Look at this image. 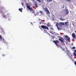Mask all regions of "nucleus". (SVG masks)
<instances>
[{
    "label": "nucleus",
    "instance_id": "obj_9",
    "mask_svg": "<svg viewBox=\"0 0 76 76\" xmlns=\"http://www.w3.org/2000/svg\"><path fill=\"white\" fill-rule=\"evenodd\" d=\"M65 26H68L69 25V22H65Z\"/></svg>",
    "mask_w": 76,
    "mask_h": 76
},
{
    "label": "nucleus",
    "instance_id": "obj_17",
    "mask_svg": "<svg viewBox=\"0 0 76 76\" xmlns=\"http://www.w3.org/2000/svg\"><path fill=\"white\" fill-rule=\"evenodd\" d=\"M39 12L40 13V14H41V15H42V12L41 11H39Z\"/></svg>",
    "mask_w": 76,
    "mask_h": 76
},
{
    "label": "nucleus",
    "instance_id": "obj_3",
    "mask_svg": "<svg viewBox=\"0 0 76 76\" xmlns=\"http://www.w3.org/2000/svg\"><path fill=\"white\" fill-rule=\"evenodd\" d=\"M44 10H45V11L46 12L47 14L48 15H50V11H49V10H48V8L47 7H45L44 9Z\"/></svg>",
    "mask_w": 76,
    "mask_h": 76
},
{
    "label": "nucleus",
    "instance_id": "obj_5",
    "mask_svg": "<svg viewBox=\"0 0 76 76\" xmlns=\"http://www.w3.org/2000/svg\"><path fill=\"white\" fill-rule=\"evenodd\" d=\"M58 40H59L60 41L62 42V44H63V45H65L64 42V39H63V37H61V38L59 39Z\"/></svg>",
    "mask_w": 76,
    "mask_h": 76
},
{
    "label": "nucleus",
    "instance_id": "obj_2",
    "mask_svg": "<svg viewBox=\"0 0 76 76\" xmlns=\"http://www.w3.org/2000/svg\"><path fill=\"white\" fill-rule=\"evenodd\" d=\"M53 42L55 43L56 46H57L58 47H59V45H58V44H59V41L58 40H53Z\"/></svg>",
    "mask_w": 76,
    "mask_h": 76
},
{
    "label": "nucleus",
    "instance_id": "obj_24",
    "mask_svg": "<svg viewBox=\"0 0 76 76\" xmlns=\"http://www.w3.org/2000/svg\"><path fill=\"white\" fill-rule=\"evenodd\" d=\"M0 38L1 39H2V36L0 34Z\"/></svg>",
    "mask_w": 76,
    "mask_h": 76
},
{
    "label": "nucleus",
    "instance_id": "obj_29",
    "mask_svg": "<svg viewBox=\"0 0 76 76\" xmlns=\"http://www.w3.org/2000/svg\"><path fill=\"white\" fill-rule=\"evenodd\" d=\"M74 53H76V50H75L74 51Z\"/></svg>",
    "mask_w": 76,
    "mask_h": 76
},
{
    "label": "nucleus",
    "instance_id": "obj_7",
    "mask_svg": "<svg viewBox=\"0 0 76 76\" xmlns=\"http://www.w3.org/2000/svg\"><path fill=\"white\" fill-rule=\"evenodd\" d=\"M41 28H43V29H49L48 28L47 26H41Z\"/></svg>",
    "mask_w": 76,
    "mask_h": 76
},
{
    "label": "nucleus",
    "instance_id": "obj_4",
    "mask_svg": "<svg viewBox=\"0 0 76 76\" xmlns=\"http://www.w3.org/2000/svg\"><path fill=\"white\" fill-rule=\"evenodd\" d=\"M65 37L66 38L65 39L66 41H68V42H70V38L68 36L65 35Z\"/></svg>",
    "mask_w": 76,
    "mask_h": 76
},
{
    "label": "nucleus",
    "instance_id": "obj_36",
    "mask_svg": "<svg viewBox=\"0 0 76 76\" xmlns=\"http://www.w3.org/2000/svg\"><path fill=\"white\" fill-rule=\"evenodd\" d=\"M22 6H23V4H22Z\"/></svg>",
    "mask_w": 76,
    "mask_h": 76
},
{
    "label": "nucleus",
    "instance_id": "obj_20",
    "mask_svg": "<svg viewBox=\"0 0 76 76\" xmlns=\"http://www.w3.org/2000/svg\"><path fill=\"white\" fill-rule=\"evenodd\" d=\"M36 1H39V3H41V0H36Z\"/></svg>",
    "mask_w": 76,
    "mask_h": 76
},
{
    "label": "nucleus",
    "instance_id": "obj_11",
    "mask_svg": "<svg viewBox=\"0 0 76 76\" xmlns=\"http://www.w3.org/2000/svg\"><path fill=\"white\" fill-rule=\"evenodd\" d=\"M35 6L36 7H38V5L37 3L35 2Z\"/></svg>",
    "mask_w": 76,
    "mask_h": 76
},
{
    "label": "nucleus",
    "instance_id": "obj_30",
    "mask_svg": "<svg viewBox=\"0 0 76 76\" xmlns=\"http://www.w3.org/2000/svg\"><path fill=\"white\" fill-rule=\"evenodd\" d=\"M32 1H33V2H34V1H35V0H32Z\"/></svg>",
    "mask_w": 76,
    "mask_h": 76
},
{
    "label": "nucleus",
    "instance_id": "obj_1",
    "mask_svg": "<svg viewBox=\"0 0 76 76\" xmlns=\"http://www.w3.org/2000/svg\"><path fill=\"white\" fill-rule=\"evenodd\" d=\"M27 8L28 9V10H30V11H31V12H32L33 13H35V10H34L32 8V7H30V6H27Z\"/></svg>",
    "mask_w": 76,
    "mask_h": 76
},
{
    "label": "nucleus",
    "instance_id": "obj_16",
    "mask_svg": "<svg viewBox=\"0 0 76 76\" xmlns=\"http://www.w3.org/2000/svg\"><path fill=\"white\" fill-rule=\"evenodd\" d=\"M65 1H67H67H69V2H70V1H71V0H65Z\"/></svg>",
    "mask_w": 76,
    "mask_h": 76
},
{
    "label": "nucleus",
    "instance_id": "obj_15",
    "mask_svg": "<svg viewBox=\"0 0 76 76\" xmlns=\"http://www.w3.org/2000/svg\"><path fill=\"white\" fill-rule=\"evenodd\" d=\"M23 9H20V8H19V10L20 11V12H22V10H23Z\"/></svg>",
    "mask_w": 76,
    "mask_h": 76
},
{
    "label": "nucleus",
    "instance_id": "obj_21",
    "mask_svg": "<svg viewBox=\"0 0 76 76\" xmlns=\"http://www.w3.org/2000/svg\"><path fill=\"white\" fill-rule=\"evenodd\" d=\"M74 56H76V53H75V52L73 53Z\"/></svg>",
    "mask_w": 76,
    "mask_h": 76
},
{
    "label": "nucleus",
    "instance_id": "obj_8",
    "mask_svg": "<svg viewBox=\"0 0 76 76\" xmlns=\"http://www.w3.org/2000/svg\"><path fill=\"white\" fill-rule=\"evenodd\" d=\"M72 36L73 38L74 39H76V34L75 33H73L72 34Z\"/></svg>",
    "mask_w": 76,
    "mask_h": 76
},
{
    "label": "nucleus",
    "instance_id": "obj_37",
    "mask_svg": "<svg viewBox=\"0 0 76 76\" xmlns=\"http://www.w3.org/2000/svg\"><path fill=\"white\" fill-rule=\"evenodd\" d=\"M3 41H4V39H3Z\"/></svg>",
    "mask_w": 76,
    "mask_h": 76
},
{
    "label": "nucleus",
    "instance_id": "obj_14",
    "mask_svg": "<svg viewBox=\"0 0 76 76\" xmlns=\"http://www.w3.org/2000/svg\"><path fill=\"white\" fill-rule=\"evenodd\" d=\"M47 1L48 3H50V2L52 1V0H47Z\"/></svg>",
    "mask_w": 76,
    "mask_h": 76
},
{
    "label": "nucleus",
    "instance_id": "obj_31",
    "mask_svg": "<svg viewBox=\"0 0 76 76\" xmlns=\"http://www.w3.org/2000/svg\"><path fill=\"white\" fill-rule=\"evenodd\" d=\"M50 33H51V34H52V33H53V32H52V31H50Z\"/></svg>",
    "mask_w": 76,
    "mask_h": 76
},
{
    "label": "nucleus",
    "instance_id": "obj_32",
    "mask_svg": "<svg viewBox=\"0 0 76 76\" xmlns=\"http://www.w3.org/2000/svg\"><path fill=\"white\" fill-rule=\"evenodd\" d=\"M64 6H63V9H64Z\"/></svg>",
    "mask_w": 76,
    "mask_h": 76
},
{
    "label": "nucleus",
    "instance_id": "obj_22",
    "mask_svg": "<svg viewBox=\"0 0 76 76\" xmlns=\"http://www.w3.org/2000/svg\"><path fill=\"white\" fill-rule=\"evenodd\" d=\"M46 25L48 27V26L49 27H50V26L49 25V24H47V25Z\"/></svg>",
    "mask_w": 76,
    "mask_h": 76
},
{
    "label": "nucleus",
    "instance_id": "obj_23",
    "mask_svg": "<svg viewBox=\"0 0 76 76\" xmlns=\"http://www.w3.org/2000/svg\"><path fill=\"white\" fill-rule=\"evenodd\" d=\"M44 33L47 32V30L45 29H44Z\"/></svg>",
    "mask_w": 76,
    "mask_h": 76
},
{
    "label": "nucleus",
    "instance_id": "obj_26",
    "mask_svg": "<svg viewBox=\"0 0 76 76\" xmlns=\"http://www.w3.org/2000/svg\"><path fill=\"white\" fill-rule=\"evenodd\" d=\"M72 49H75L76 48L75 47H73L72 48Z\"/></svg>",
    "mask_w": 76,
    "mask_h": 76
},
{
    "label": "nucleus",
    "instance_id": "obj_25",
    "mask_svg": "<svg viewBox=\"0 0 76 76\" xmlns=\"http://www.w3.org/2000/svg\"><path fill=\"white\" fill-rule=\"evenodd\" d=\"M5 55H6V54H3L2 55L3 57H4L5 56Z\"/></svg>",
    "mask_w": 76,
    "mask_h": 76
},
{
    "label": "nucleus",
    "instance_id": "obj_18",
    "mask_svg": "<svg viewBox=\"0 0 76 76\" xmlns=\"http://www.w3.org/2000/svg\"><path fill=\"white\" fill-rule=\"evenodd\" d=\"M58 23L57 22L56 23V26L57 27H58Z\"/></svg>",
    "mask_w": 76,
    "mask_h": 76
},
{
    "label": "nucleus",
    "instance_id": "obj_27",
    "mask_svg": "<svg viewBox=\"0 0 76 76\" xmlns=\"http://www.w3.org/2000/svg\"><path fill=\"white\" fill-rule=\"evenodd\" d=\"M3 18H6V15H4L3 16Z\"/></svg>",
    "mask_w": 76,
    "mask_h": 76
},
{
    "label": "nucleus",
    "instance_id": "obj_33",
    "mask_svg": "<svg viewBox=\"0 0 76 76\" xmlns=\"http://www.w3.org/2000/svg\"><path fill=\"white\" fill-rule=\"evenodd\" d=\"M40 29H41V30H42V28H40Z\"/></svg>",
    "mask_w": 76,
    "mask_h": 76
},
{
    "label": "nucleus",
    "instance_id": "obj_34",
    "mask_svg": "<svg viewBox=\"0 0 76 76\" xmlns=\"http://www.w3.org/2000/svg\"><path fill=\"white\" fill-rule=\"evenodd\" d=\"M63 51H65V50L63 49Z\"/></svg>",
    "mask_w": 76,
    "mask_h": 76
},
{
    "label": "nucleus",
    "instance_id": "obj_13",
    "mask_svg": "<svg viewBox=\"0 0 76 76\" xmlns=\"http://www.w3.org/2000/svg\"><path fill=\"white\" fill-rule=\"evenodd\" d=\"M60 19L61 20H62V21H63V20H65V19H63V18L61 17L60 18Z\"/></svg>",
    "mask_w": 76,
    "mask_h": 76
},
{
    "label": "nucleus",
    "instance_id": "obj_12",
    "mask_svg": "<svg viewBox=\"0 0 76 76\" xmlns=\"http://www.w3.org/2000/svg\"><path fill=\"white\" fill-rule=\"evenodd\" d=\"M60 25H64V23H63V22H60Z\"/></svg>",
    "mask_w": 76,
    "mask_h": 76
},
{
    "label": "nucleus",
    "instance_id": "obj_10",
    "mask_svg": "<svg viewBox=\"0 0 76 76\" xmlns=\"http://www.w3.org/2000/svg\"><path fill=\"white\" fill-rule=\"evenodd\" d=\"M65 10L66 11V14H69V11H68V10L67 9H66Z\"/></svg>",
    "mask_w": 76,
    "mask_h": 76
},
{
    "label": "nucleus",
    "instance_id": "obj_6",
    "mask_svg": "<svg viewBox=\"0 0 76 76\" xmlns=\"http://www.w3.org/2000/svg\"><path fill=\"white\" fill-rule=\"evenodd\" d=\"M65 52L67 54H68V56H69V58H72L71 57H70V56L71 55V54H70V52H69V51L67 50H66V51H65Z\"/></svg>",
    "mask_w": 76,
    "mask_h": 76
},
{
    "label": "nucleus",
    "instance_id": "obj_35",
    "mask_svg": "<svg viewBox=\"0 0 76 76\" xmlns=\"http://www.w3.org/2000/svg\"><path fill=\"white\" fill-rule=\"evenodd\" d=\"M39 27L40 28H41V27H40V26H39Z\"/></svg>",
    "mask_w": 76,
    "mask_h": 76
},
{
    "label": "nucleus",
    "instance_id": "obj_28",
    "mask_svg": "<svg viewBox=\"0 0 76 76\" xmlns=\"http://www.w3.org/2000/svg\"><path fill=\"white\" fill-rule=\"evenodd\" d=\"M50 29H52V30H54V29H53V27H51L50 28Z\"/></svg>",
    "mask_w": 76,
    "mask_h": 76
},
{
    "label": "nucleus",
    "instance_id": "obj_19",
    "mask_svg": "<svg viewBox=\"0 0 76 76\" xmlns=\"http://www.w3.org/2000/svg\"><path fill=\"white\" fill-rule=\"evenodd\" d=\"M57 29H58V30H59L60 31V30H61V28H60V27H57Z\"/></svg>",
    "mask_w": 76,
    "mask_h": 76
}]
</instances>
